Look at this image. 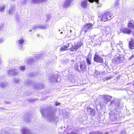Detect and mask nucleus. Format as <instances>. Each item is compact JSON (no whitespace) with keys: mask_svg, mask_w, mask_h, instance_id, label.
I'll list each match as a JSON object with an SVG mask.
<instances>
[{"mask_svg":"<svg viewBox=\"0 0 134 134\" xmlns=\"http://www.w3.org/2000/svg\"><path fill=\"white\" fill-rule=\"evenodd\" d=\"M42 115L43 116L46 117L48 120L50 122L56 121L58 120V118L57 116H56L54 113L52 111H45L43 110L40 111Z\"/></svg>","mask_w":134,"mask_h":134,"instance_id":"1","label":"nucleus"},{"mask_svg":"<svg viewBox=\"0 0 134 134\" xmlns=\"http://www.w3.org/2000/svg\"><path fill=\"white\" fill-rule=\"evenodd\" d=\"M114 16L112 13L110 12H108L104 13L102 15L100 21L104 22L110 20Z\"/></svg>","mask_w":134,"mask_h":134,"instance_id":"2","label":"nucleus"},{"mask_svg":"<svg viewBox=\"0 0 134 134\" xmlns=\"http://www.w3.org/2000/svg\"><path fill=\"white\" fill-rule=\"evenodd\" d=\"M125 61V59L124 57L118 54H116L114 57L113 60V61L114 62V63L116 64L124 63Z\"/></svg>","mask_w":134,"mask_h":134,"instance_id":"3","label":"nucleus"},{"mask_svg":"<svg viewBox=\"0 0 134 134\" xmlns=\"http://www.w3.org/2000/svg\"><path fill=\"white\" fill-rule=\"evenodd\" d=\"M112 104L114 105L115 109L122 108L123 107V104L122 102H120L119 100L116 99L114 100Z\"/></svg>","mask_w":134,"mask_h":134,"instance_id":"4","label":"nucleus"},{"mask_svg":"<svg viewBox=\"0 0 134 134\" xmlns=\"http://www.w3.org/2000/svg\"><path fill=\"white\" fill-rule=\"evenodd\" d=\"M109 115V117L111 121H115L119 120V116L118 115L114 113H113L112 112L110 113Z\"/></svg>","mask_w":134,"mask_h":134,"instance_id":"5","label":"nucleus"},{"mask_svg":"<svg viewBox=\"0 0 134 134\" xmlns=\"http://www.w3.org/2000/svg\"><path fill=\"white\" fill-rule=\"evenodd\" d=\"M21 132L22 134H36L30 132L28 128L26 127H23L21 130Z\"/></svg>","mask_w":134,"mask_h":134,"instance_id":"6","label":"nucleus"},{"mask_svg":"<svg viewBox=\"0 0 134 134\" xmlns=\"http://www.w3.org/2000/svg\"><path fill=\"white\" fill-rule=\"evenodd\" d=\"M93 24H86L84 26L82 31H84L85 33L87 30H91L92 28Z\"/></svg>","mask_w":134,"mask_h":134,"instance_id":"7","label":"nucleus"},{"mask_svg":"<svg viewBox=\"0 0 134 134\" xmlns=\"http://www.w3.org/2000/svg\"><path fill=\"white\" fill-rule=\"evenodd\" d=\"M103 97L104 98L105 100V101L103 104H102L101 103H100V107H101L103 105L104 106L106 105L107 104V102L109 101L111 98V97L110 96L105 95H103Z\"/></svg>","mask_w":134,"mask_h":134,"instance_id":"8","label":"nucleus"},{"mask_svg":"<svg viewBox=\"0 0 134 134\" xmlns=\"http://www.w3.org/2000/svg\"><path fill=\"white\" fill-rule=\"evenodd\" d=\"M71 2V0H65L64 1L62 4V7L64 8H67L70 6Z\"/></svg>","mask_w":134,"mask_h":134,"instance_id":"9","label":"nucleus"},{"mask_svg":"<svg viewBox=\"0 0 134 134\" xmlns=\"http://www.w3.org/2000/svg\"><path fill=\"white\" fill-rule=\"evenodd\" d=\"M24 42V40L23 38H20L18 40L16 41V43L17 44L21 46L19 47V49L21 50H23V48L22 46Z\"/></svg>","mask_w":134,"mask_h":134,"instance_id":"10","label":"nucleus"},{"mask_svg":"<svg viewBox=\"0 0 134 134\" xmlns=\"http://www.w3.org/2000/svg\"><path fill=\"white\" fill-rule=\"evenodd\" d=\"M94 61L95 62L99 63H103V59L98 55L95 54L94 58Z\"/></svg>","mask_w":134,"mask_h":134,"instance_id":"11","label":"nucleus"},{"mask_svg":"<svg viewBox=\"0 0 134 134\" xmlns=\"http://www.w3.org/2000/svg\"><path fill=\"white\" fill-rule=\"evenodd\" d=\"M17 70L15 68H13L8 72V74L10 75H17Z\"/></svg>","mask_w":134,"mask_h":134,"instance_id":"12","label":"nucleus"},{"mask_svg":"<svg viewBox=\"0 0 134 134\" xmlns=\"http://www.w3.org/2000/svg\"><path fill=\"white\" fill-rule=\"evenodd\" d=\"M82 45V43L78 44L76 45L72 46V47L70 48V49L71 51H76Z\"/></svg>","mask_w":134,"mask_h":134,"instance_id":"13","label":"nucleus"},{"mask_svg":"<svg viewBox=\"0 0 134 134\" xmlns=\"http://www.w3.org/2000/svg\"><path fill=\"white\" fill-rule=\"evenodd\" d=\"M120 31L121 32L123 33H126L129 34L131 32V30L129 29L124 28L121 29L120 30Z\"/></svg>","mask_w":134,"mask_h":134,"instance_id":"14","label":"nucleus"},{"mask_svg":"<svg viewBox=\"0 0 134 134\" xmlns=\"http://www.w3.org/2000/svg\"><path fill=\"white\" fill-rule=\"evenodd\" d=\"M86 65L85 62H80L79 65V68L82 71H84L86 70Z\"/></svg>","mask_w":134,"mask_h":134,"instance_id":"15","label":"nucleus"},{"mask_svg":"<svg viewBox=\"0 0 134 134\" xmlns=\"http://www.w3.org/2000/svg\"><path fill=\"white\" fill-rule=\"evenodd\" d=\"M88 0H83L81 3V7L84 8H86L87 6Z\"/></svg>","mask_w":134,"mask_h":134,"instance_id":"16","label":"nucleus"},{"mask_svg":"<svg viewBox=\"0 0 134 134\" xmlns=\"http://www.w3.org/2000/svg\"><path fill=\"white\" fill-rule=\"evenodd\" d=\"M91 55L89 54L86 58L87 62L88 65H90L91 64Z\"/></svg>","mask_w":134,"mask_h":134,"instance_id":"17","label":"nucleus"},{"mask_svg":"<svg viewBox=\"0 0 134 134\" xmlns=\"http://www.w3.org/2000/svg\"><path fill=\"white\" fill-rule=\"evenodd\" d=\"M57 76L58 75H57L52 76L51 79L50 80V81L51 82H57Z\"/></svg>","mask_w":134,"mask_h":134,"instance_id":"18","label":"nucleus"},{"mask_svg":"<svg viewBox=\"0 0 134 134\" xmlns=\"http://www.w3.org/2000/svg\"><path fill=\"white\" fill-rule=\"evenodd\" d=\"M104 32L105 34H108L111 31V29L108 27H105L104 29Z\"/></svg>","mask_w":134,"mask_h":134,"instance_id":"19","label":"nucleus"},{"mask_svg":"<svg viewBox=\"0 0 134 134\" xmlns=\"http://www.w3.org/2000/svg\"><path fill=\"white\" fill-rule=\"evenodd\" d=\"M129 47L131 49H134V42L131 41L129 42Z\"/></svg>","mask_w":134,"mask_h":134,"instance_id":"20","label":"nucleus"},{"mask_svg":"<svg viewBox=\"0 0 134 134\" xmlns=\"http://www.w3.org/2000/svg\"><path fill=\"white\" fill-rule=\"evenodd\" d=\"M24 120L25 121L27 122H29L31 120V118L27 116V115H25L24 117Z\"/></svg>","mask_w":134,"mask_h":134,"instance_id":"21","label":"nucleus"},{"mask_svg":"<svg viewBox=\"0 0 134 134\" xmlns=\"http://www.w3.org/2000/svg\"><path fill=\"white\" fill-rule=\"evenodd\" d=\"M15 11V9L14 7H11L10 8L9 10V14H13Z\"/></svg>","mask_w":134,"mask_h":134,"instance_id":"22","label":"nucleus"},{"mask_svg":"<svg viewBox=\"0 0 134 134\" xmlns=\"http://www.w3.org/2000/svg\"><path fill=\"white\" fill-rule=\"evenodd\" d=\"M133 21H132L128 24V26L130 28H132L134 26Z\"/></svg>","mask_w":134,"mask_h":134,"instance_id":"23","label":"nucleus"},{"mask_svg":"<svg viewBox=\"0 0 134 134\" xmlns=\"http://www.w3.org/2000/svg\"><path fill=\"white\" fill-rule=\"evenodd\" d=\"M31 2L33 4H37L41 2L40 0H31Z\"/></svg>","mask_w":134,"mask_h":134,"instance_id":"24","label":"nucleus"},{"mask_svg":"<svg viewBox=\"0 0 134 134\" xmlns=\"http://www.w3.org/2000/svg\"><path fill=\"white\" fill-rule=\"evenodd\" d=\"M68 49L67 48V46L66 45L64 46L63 47H62L60 49V51H63L66 50Z\"/></svg>","mask_w":134,"mask_h":134,"instance_id":"25","label":"nucleus"},{"mask_svg":"<svg viewBox=\"0 0 134 134\" xmlns=\"http://www.w3.org/2000/svg\"><path fill=\"white\" fill-rule=\"evenodd\" d=\"M75 69L77 70L78 72H81L80 70L79 69V65L78 64H76L75 65Z\"/></svg>","mask_w":134,"mask_h":134,"instance_id":"26","label":"nucleus"},{"mask_svg":"<svg viewBox=\"0 0 134 134\" xmlns=\"http://www.w3.org/2000/svg\"><path fill=\"white\" fill-rule=\"evenodd\" d=\"M5 8V6L4 5L0 7V12H2L4 11Z\"/></svg>","mask_w":134,"mask_h":134,"instance_id":"27","label":"nucleus"},{"mask_svg":"<svg viewBox=\"0 0 134 134\" xmlns=\"http://www.w3.org/2000/svg\"><path fill=\"white\" fill-rule=\"evenodd\" d=\"M32 83V82L30 80H26L25 82V84L28 85H31Z\"/></svg>","mask_w":134,"mask_h":134,"instance_id":"28","label":"nucleus"},{"mask_svg":"<svg viewBox=\"0 0 134 134\" xmlns=\"http://www.w3.org/2000/svg\"><path fill=\"white\" fill-rule=\"evenodd\" d=\"M51 18V16L50 15H48L47 16L46 18V22H49L50 20V19Z\"/></svg>","mask_w":134,"mask_h":134,"instance_id":"29","label":"nucleus"},{"mask_svg":"<svg viewBox=\"0 0 134 134\" xmlns=\"http://www.w3.org/2000/svg\"><path fill=\"white\" fill-rule=\"evenodd\" d=\"M39 29H46V26L45 25H39Z\"/></svg>","mask_w":134,"mask_h":134,"instance_id":"30","label":"nucleus"},{"mask_svg":"<svg viewBox=\"0 0 134 134\" xmlns=\"http://www.w3.org/2000/svg\"><path fill=\"white\" fill-rule=\"evenodd\" d=\"M90 134H103L102 132H99L98 131L94 132L92 131L90 133Z\"/></svg>","mask_w":134,"mask_h":134,"instance_id":"31","label":"nucleus"},{"mask_svg":"<svg viewBox=\"0 0 134 134\" xmlns=\"http://www.w3.org/2000/svg\"><path fill=\"white\" fill-rule=\"evenodd\" d=\"M90 113L92 116L94 115L95 114V110L93 109H92L90 111Z\"/></svg>","mask_w":134,"mask_h":134,"instance_id":"32","label":"nucleus"},{"mask_svg":"<svg viewBox=\"0 0 134 134\" xmlns=\"http://www.w3.org/2000/svg\"><path fill=\"white\" fill-rule=\"evenodd\" d=\"M1 86L2 87H4L7 85V83L4 82H1L0 84Z\"/></svg>","mask_w":134,"mask_h":134,"instance_id":"33","label":"nucleus"},{"mask_svg":"<svg viewBox=\"0 0 134 134\" xmlns=\"http://www.w3.org/2000/svg\"><path fill=\"white\" fill-rule=\"evenodd\" d=\"M90 3H93V2H95L97 4L99 3V0H88Z\"/></svg>","mask_w":134,"mask_h":134,"instance_id":"34","label":"nucleus"},{"mask_svg":"<svg viewBox=\"0 0 134 134\" xmlns=\"http://www.w3.org/2000/svg\"><path fill=\"white\" fill-rule=\"evenodd\" d=\"M32 28L35 30L39 29V25H35L33 26Z\"/></svg>","mask_w":134,"mask_h":134,"instance_id":"35","label":"nucleus"},{"mask_svg":"<svg viewBox=\"0 0 134 134\" xmlns=\"http://www.w3.org/2000/svg\"><path fill=\"white\" fill-rule=\"evenodd\" d=\"M27 4L26 0H24L21 2V4L22 5H25Z\"/></svg>","mask_w":134,"mask_h":134,"instance_id":"36","label":"nucleus"},{"mask_svg":"<svg viewBox=\"0 0 134 134\" xmlns=\"http://www.w3.org/2000/svg\"><path fill=\"white\" fill-rule=\"evenodd\" d=\"M35 87L36 89H38L40 88L41 87L38 84H36L35 85Z\"/></svg>","mask_w":134,"mask_h":134,"instance_id":"37","label":"nucleus"},{"mask_svg":"<svg viewBox=\"0 0 134 134\" xmlns=\"http://www.w3.org/2000/svg\"><path fill=\"white\" fill-rule=\"evenodd\" d=\"M25 69V68L24 66H22L20 67V69L21 71H24Z\"/></svg>","mask_w":134,"mask_h":134,"instance_id":"38","label":"nucleus"},{"mask_svg":"<svg viewBox=\"0 0 134 134\" xmlns=\"http://www.w3.org/2000/svg\"><path fill=\"white\" fill-rule=\"evenodd\" d=\"M4 27V25L3 23H1L0 24V30H2Z\"/></svg>","mask_w":134,"mask_h":134,"instance_id":"39","label":"nucleus"},{"mask_svg":"<svg viewBox=\"0 0 134 134\" xmlns=\"http://www.w3.org/2000/svg\"><path fill=\"white\" fill-rule=\"evenodd\" d=\"M32 59H31V58L29 59V60H28L27 59L26 61V62L28 64H29L31 63L32 62Z\"/></svg>","mask_w":134,"mask_h":134,"instance_id":"40","label":"nucleus"},{"mask_svg":"<svg viewBox=\"0 0 134 134\" xmlns=\"http://www.w3.org/2000/svg\"><path fill=\"white\" fill-rule=\"evenodd\" d=\"M14 82L16 83H18L19 81V79L18 78L15 79L13 80Z\"/></svg>","mask_w":134,"mask_h":134,"instance_id":"41","label":"nucleus"},{"mask_svg":"<svg viewBox=\"0 0 134 134\" xmlns=\"http://www.w3.org/2000/svg\"><path fill=\"white\" fill-rule=\"evenodd\" d=\"M66 46H67V49H70V48H71V47L72 46V45L71 44L69 43Z\"/></svg>","mask_w":134,"mask_h":134,"instance_id":"42","label":"nucleus"},{"mask_svg":"<svg viewBox=\"0 0 134 134\" xmlns=\"http://www.w3.org/2000/svg\"><path fill=\"white\" fill-rule=\"evenodd\" d=\"M72 31L71 30H70L68 31V36H70L71 35V33H72Z\"/></svg>","mask_w":134,"mask_h":134,"instance_id":"43","label":"nucleus"},{"mask_svg":"<svg viewBox=\"0 0 134 134\" xmlns=\"http://www.w3.org/2000/svg\"><path fill=\"white\" fill-rule=\"evenodd\" d=\"M4 40L3 38H0V44L4 42Z\"/></svg>","mask_w":134,"mask_h":134,"instance_id":"44","label":"nucleus"},{"mask_svg":"<svg viewBox=\"0 0 134 134\" xmlns=\"http://www.w3.org/2000/svg\"><path fill=\"white\" fill-rule=\"evenodd\" d=\"M119 2L118 1H117L115 2L114 3V6L115 7V6H117L119 5Z\"/></svg>","mask_w":134,"mask_h":134,"instance_id":"45","label":"nucleus"},{"mask_svg":"<svg viewBox=\"0 0 134 134\" xmlns=\"http://www.w3.org/2000/svg\"><path fill=\"white\" fill-rule=\"evenodd\" d=\"M98 74V72L97 71H96L95 72V74H94L93 75L94 76V77H96L97 76V75Z\"/></svg>","mask_w":134,"mask_h":134,"instance_id":"46","label":"nucleus"},{"mask_svg":"<svg viewBox=\"0 0 134 134\" xmlns=\"http://www.w3.org/2000/svg\"><path fill=\"white\" fill-rule=\"evenodd\" d=\"M134 57V55L132 54L130 58V59L131 60Z\"/></svg>","mask_w":134,"mask_h":134,"instance_id":"47","label":"nucleus"},{"mask_svg":"<svg viewBox=\"0 0 134 134\" xmlns=\"http://www.w3.org/2000/svg\"><path fill=\"white\" fill-rule=\"evenodd\" d=\"M60 104V103L56 102L55 103V105L56 106H57L58 105H59Z\"/></svg>","mask_w":134,"mask_h":134,"instance_id":"48","label":"nucleus"},{"mask_svg":"<svg viewBox=\"0 0 134 134\" xmlns=\"http://www.w3.org/2000/svg\"><path fill=\"white\" fill-rule=\"evenodd\" d=\"M47 0H40L41 2H46L47 1Z\"/></svg>","mask_w":134,"mask_h":134,"instance_id":"49","label":"nucleus"},{"mask_svg":"<svg viewBox=\"0 0 134 134\" xmlns=\"http://www.w3.org/2000/svg\"><path fill=\"white\" fill-rule=\"evenodd\" d=\"M118 45H119V46H120L121 47V45H122V44H117V46H118Z\"/></svg>","mask_w":134,"mask_h":134,"instance_id":"50","label":"nucleus"},{"mask_svg":"<svg viewBox=\"0 0 134 134\" xmlns=\"http://www.w3.org/2000/svg\"><path fill=\"white\" fill-rule=\"evenodd\" d=\"M2 134H7L6 133H5L3 132L2 133Z\"/></svg>","mask_w":134,"mask_h":134,"instance_id":"51","label":"nucleus"},{"mask_svg":"<svg viewBox=\"0 0 134 134\" xmlns=\"http://www.w3.org/2000/svg\"><path fill=\"white\" fill-rule=\"evenodd\" d=\"M31 31H32V30H29V32H31Z\"/></svg>","mask_w":134,"mask_h":134,"instance_id":"52","label":"nucleus"},{"mask_svg":"<svg viewBox=\"0 0 134 134\" xmlns=\"http://www.w3.org/2000/svg\"><path fill=\"white\" fill-rule=\"evenodd\" d=\"M133 85L134 86V82H133V83H132Z\"/></svg>","mask_w":134,"mask_h":134,"instance_id":"53","label":"nucleus"},{"mask_svg":"<svg viewBox=\"0 0 134 134\" xmlns=\"http://www.w3.org/2000/svg\"><path fill=\"white\" fill-rule=\"evenodd\" d=\"M72 35H75V34H72Z\"/></svg>","mask_w":134,"mask_h":134,"instance_id":"54","label":"nucleus"},{"mask_svg":"<svg viewBox=\"0 0 134 134\" xmlns=\"http://www.w3.org/2000/svg\"><path fill=\"white\" fill-rule=\"evenodd\" d=\"M71 61H73V62H74V60H73V59H72V60H71Z\"/></svg>","mask_w":134,"mask_h":134,"instance_id":"55","label":"nucleus"},{"mask_svg":"<svg viewBox=\"0 0 134 134\" xmlns=\"http://www.w3.org/2000/svg\"><path fill=\"white\" fill-rule=\"evenodd\" d=\"M62 33H63V32H61V33H60L61 34H62Z\"/></svg>","mask_w":134,"mask_h":134,"instance_id":"56","label":"nucleus"},{"mask_svg":"<svg viewBox=\"0 0 134 134\" xmlns=\"http://www.w3.org/2000/svg\"><path fill=\"white\" fill-rule=\"evenodd\" d=\"M109 79V78H108V79H107V80H108Z\"/></svg>","mask_w":134,"mask_h":134,"instance_id":"57","label":"nucleus"},{"mask_svg":"<svg viewBox=\"0 0 134 134\" xmlns=\"http://www.w3.org/2000/svg\"><path fill=\"white\" fill-rule=\"evenodd\" d=\"M114 124H116V122H115V123H114Z\"/></svg>","mask_w":134,"mask_h":134,"instance_id":"58","label":"nucleus"},{"mask_svg":"<svg viewBox=\"0 0 134 134\" xmlns=\"http://www.w3.org/2000/svg\"><path fill=\"white\" fill-rule=\"evenodd\" d=\"M59 31H60V30H59Z\"/></svg>","mask_w":134,"mask_h":134,"instance_id":"59","label":"nucleus"},{"mask_svg":"<svg viewBox=\"0 0 134 134\" xmlns=\"http://www.w3.org/2000/svg\"><path fill=\"white\" fill-rule=\"evenodd\" d=\"M2 109H3V108H1Z\"/></svg>","mask_w":134,"mask_h":134,"instance_id":"60","label":"nucleus"}]
</instances>
